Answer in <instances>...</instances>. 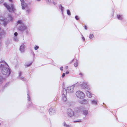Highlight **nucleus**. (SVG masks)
<instances>
[{
    "instance_id": "nucleus-14",
    "label": "nucleus",
    "mask_w": 127,
    "mask_h": 127,
    "mask_svg": "<svg viewBox=\"0 0 127 127\" xmlns=\"http://www.w3.org/2000/svg\"><path fill=\"white\" fill-rule=\"evenodd\" d=\"M79 102L81 104H85L87 103L88 102V101L86 99H83L82 100H79Z\"/></svg>"
},
{
    "instance_id": "nucleus-20",
    "label": "nucleus",
    "mask_w": 127,
    "mask_h": 127,
    "mask_svg": "<svg viewBox=\"0 0 127 127\" xmlns=\"http://www.w3.org/2000/svg\"><path fill=\"white\" fill-rule=\"evenodd\" d=\"M123 18V16L122 15H117V18L118 19L120 20H122Z\"/></svg>"
},
{
    "instance_id": "nucleus-1",
    "label": "nucleus",
    "mask_w": 127,
    "mask_h": 127,
    "mask_svg": "<svg viewBox=\"0 0 127 127\" xmlns=\"http://www.w3.org/2000/svg\"><path fill=\"white\" fill-rule=\"evenodd\" d=\"M1 64L0 66V70L1 73L6 77H8L11 74V71L7 63L4 61L1 62Z\"/></svg>"
},
{
    "instance_id": "nucleus-18",
    "label": "nucleus",
    "mask_w": 127,
    "mask_h": 127,
    "mask_svg": "<svg viewBox=\"0 0 127 127\" xmlns=\"http://www.w3.org/2000/svg\"><path fill=\"white\" fill-rule=\"evenodd\" d=\"M5 35V33L3 31H2L0 32V37L1 38L4 36Z\"/></svg>"
},
{
    "instance_id": "nucleus-6",
    "label": "nucleus",
    "mask_w": 127,
    "mask_h": 127,
    "mask_svg": "<svg viewBox=\"0 0 127 127\" xmlns=\"http://www.w3.org/2000/svg\"><path fill=\"white\" fill-rule=\"evenodd\" d=\"M76 95L77 97L81 99L84 98L85 96L84 93L80 91H78L76 92Z\"/></svg>"
},
{
    "instance_id": "nucleus-15",
    "label": "nucleus",
    "mask_w": 127,
    "mask_h": 127,
    "mask_svg": "<svg viewBox=\"0 0 127 127\" xmlns=\"http://www.w3.org/2000/svg\"><path fill=\"white\" fill-rule=\"evenodd\" d=\"M5 80V78L2 76L0 75V84H2Z\"/></svg>"
},
{
    "instance_id": "nucleus-42",
    "label": "nucleus",
    "mask_w": 127,
    "mask_h": 127,
    "mask_svg": "<svg viewBox=\"0 0 127 127\" xmlns=\"http://www.w3.org/2000/svg\"><path fill=\"white\" fill-rule=\"evenodd\" d=\"M60 69L61 70H63V67H61Z\"/></svg>"
},
{
    "instance_id": "nucleus-43",
    "label": "nucleus",
    "mask_w": 127,
    "mask_h": 127,
    "mask_svg": "<svg viewBox=\"0 0 127 127\" xmlns=\"http://www.w3.org/2000/svg\"><path fill=\"white\" fill-rule=\"evenodd\" d=\"M84 27H85V30H87V27L86 26H85Z\"/></svg>"
},
{
    "instance_id": "nucleus-31",
    "label": "nucleus",
    "mask_w": 127,
    "mask_h": 127,
    "mask_svg": "<svg viewBox=\"0 0 127 127\" xmlns=\"http://www.w3.org/2000/svg\"><path fill=\"white\" fill-rule=\"evenodd\" d=\"M39 46L37 45H36L34 47V49L35 50H37Z\"/></svg>"
},
{
    "instance_id": "nucleus-17",
    "label": "nucleus",
    "mask_w": 127,
    "mask_h": 127,
    "mask_svg": "<svg viewBox=\"0 0 127 127\" xmlns=\"http://www.w3.org/2000/svg\"><path fill=\"white\" fill-rule=\"evenodd\" d=\"M97 100H91L92 103L93 105H96L97 104Z\"/></svg>"
},
{
    "instance_id": "nucleus-26",
    "label": "nucleus",
    "mask_w": 127,
    "mask_h": 127,
    "mask_svg": "<svg viewBox=\"0 0 127 127\" xmlns=\"http://www.w3.org/2000/svg\"><path fill=\"white\" fill-rule=\"evenodd\" d=\"M27 95H28V101H30L31 98L30 97L29 94L28 93V92H27Z\"/></svg>"
},
{
    "instance_id": "nucleus-27",
    "label": "nucleus",
    "mask_w": 127,
    "mask_h": 127,
    "mask_svg": "<svg viewBox=\"0 0 127 127\" xmlns=\"http://www.w3.org/2000/svg\"><path fill=\"white\" fill-rule=\"evenodd\" d=\"M67 13L68 15H71L70 12L69 10L67 9Z\"/></svg>"
},
{
    "instance_id": "nucleus-22",
    "label": "nucleus",
    "mask_w": 127,
    "mask_h": 127,
    "mask_svg": "<svg viewBox=\"0 0 127 127\" xmlns=\"http://www.w3.org/2000/svg\"><path fill=\"white\" fill-rule=\"evenodd\" d=\"M32 63V62H31V63H26L25 64V65L26 66H27V67H29L31 65Z\"/></svg>"
},
{
    "instance_id": "nucleus-38",
    "label": "nucleus",
    "mask_w": 127,
    "mask_h": 127,
    "mask_svg": "<svg viewBox=\"0 0 127 127\" xmlns=\"http://www.w3.org/2000/svg\"><path fill=\"white\" fill-rule=\"evenodd\" d=\"M79 75L81 76H83V74L82 73H79Z\"/></svg>"
},
{
    "instance_id": "nucleus-21",
    "label": "nucleus",
    "mask_w": 127,
    "mask_h": 127,
    "mask_svg": "<svg viewBox=\"0 0 127 127\" xmlns=\"http://www.w3.org/2000/svg\"><path fill=\"white\" fill-rule=\"evenodd\" d=\"M62 99L64 101H65L66 100L67 98L64 94H63L62 95Z\"/></svg>"
},
{
    "instance_id": "nucleus-35",
    "label": "nucleus",
    "mask_w": 127,
    "mask_h": 127,
    "mask_svg": "<svg viewBox=\"0 0 127 127\" xmlns=\"http://www.w3.org/2000/svg\"><path fill=\"white\" fill-rule=\"evenodd\" d=\"M30 107H32V104L31 102H30Z\"/></svg>"
},
{
    "instance_id": "nucleus-33",
    "label": "nucleus",
    "mask_w": 127,
    "mask_h": 127,
    "mask_svg": "<svg viewBox=\"0 0 127 127\" xmlns=\"http://www.w3.org/2000/svg\"><path fill=\"white\" fill-rule=\"evenodd\" d=\"M46 1L47 3L49 4L51 2V0H46Z\"/></svg>"
},
{
    "instance_id": "nucleus-24",
    "label": "nucleus",
    "mask_w": 127,
    "mask_h": 127,
    "mask_svg": "<svg viewBox=\"0 0 127 127\" xmlns=\"http://www.w3.org/2000/svg\"><path fill=\"white\" fill-rule=\"evenodd\" d=\"M59 8L61 9L62 14H63V12L64 9V8L62 6L61 4H60V6L59 7Z\"/></svg>"
},
{
    "instance_id": "nucleus-48",
    "label": "nucleus",
    "mask_w": 127,
    "mask_h": 127,
    "mask_svg": "<svg viewBox=\"0 0 127 127\" xmlns=\"http://www.w3.org/2000/svg\"><path fill=\"white\" fill-rule=\"evenodd\" d=\"M37 1H40L41 0H37Z\"/></svg>"
},
{
    "instance_id": "nucleus-49",
    "label": "nucleus",
    "mask_w": 127,
    "mask_h": 127,
    "mask_svg": "<svg viewBox=\"0 0 127 127\" xmlns=\"http://www.w3.org/2000/svg\"><path fill=\"white\" fill-rule=\"evenodd\" d=\"M1 30V28H0V31Z\"/></svg>"
},
{
    "instance_id": "nucleus-9",
    "label": "nucleus",
    "mask_w": 127,
    "mask_h": 127,
    "mask_svg": "<svg viewBox=\"0 0 127 127\" xmlns=\"http://www.w3.org/2000/svg\"><path fill=\"white\" fill-rule=\"evenodd\" d=\"M22 7L23 9H26L27 8V5L26 3H25L24 2H21Z\"/></svg>"
},
{
    "instance_id": "nucleus-10",
    "label": "nucleus",
    "mask_w": 127,
    "mask_h": 127,
    "mask_svg": "<svg viewBox=\"0 0 127 127\" xmlns=\"http://www.w3.org/2000/svg\"><path fill=\"white\" fill-rule=\"evenodd\" d=\"M84 109V108L83 107L80 106L76 108V110L79 112H82Z\"/></svg>"
},
{
    "instance_id": "nucleus-5",
    "label": "nucleus",
    "mask_w": 127,
    "mask_h": 127,
    "mask_svg": "<svg viewBox=\"0 0 127 127\" xmlns=\"http://www.w3.org/2000/svg\"><path fill=\"white\" fill-rule=\"evenodd\" d=\"M4 5L10 12H12L15 10L14 5L13 4H11L10 6L6 3H5L4 4Z\"/></svg>"
},
{
    "instance_id": "nucleus-11",
    "label": "nucleus",
    "mask_w": 127,
    "mask_h": 127,
    "mask_svg": "<svg viewBox=\"0 0 127 127\" xmlns=\"http://www.w3.org/2000/svg\"><path fill=\"white\" fill-rule=\"evenodd\" d=\"M55 112V110L52 108H50L49 109V113L50 115L54 114Z\"/></svg>"
},
{
    "instance_id": "nucleus-40",
    "label": "nucleus",
    "mask_w": 127,
    "mask_h": 127,
    "mask_svg": "<svg viewBox=\"0 0 127 127\" xmlns=\"http://www.w3.org/2000/svg\"><path fill=\"white\" fill-rule=\"evenodd\" d=\"M53 3L54 5H56V4H57L56 3V2H54V1H53L52 2Z\"/></svg>"
},
{
    "instance_id": "nucleus-3",
    "label": "nucleus",
    "mask_w": 127,
    "mask_h": 127,
    "mask_svg": "<svg viewBox=\"0 0 127 127\" xmlns=\"http://www.w3.org/2000/svg\"><path fill=\"white\" fill-rule=\"evenodd\" d=\"M77 85L81 87L83 89H85L87 87V84L85 82H83L82 83H77L70 87H68L66 90V92L70 93L73 92V90L75 87V86H76Z\"/></svg>"
},
{
    "instance_id": "nucleus-28",
    "label": "nucleus",
    "mask_w": 127,
    "mask_h": 127,
    "mask_svg": "<svg viewBox=\"0 0 127 127\" xmlns=\"http://www.w3.org/2000/svg\"><path fill=\"white\" fill-rule=\"evenodd\" d=\"M78 64L77 62H76L74 64V66L75 67H77L78 66Z\"/></svg>"
},
{
    "instance_id": "nucleus-29",
    "label": "nucleus",
    "mask_w": 127,
    "mask_h": 127,
    "mask_svg": "<svg viewBox=\"0 0 127 127\" xmlns=\"http://www.w3.org/2000/svg\"><path fill=\"white\" fill-rule=\"evenodd\" d=\"M17 23L18 24H22V21L21 20H18L17 22Z\"/></svg>"
},
{
    "instance_id": "nucleus-45",
    "label": "nucleus",
    "mask_w": 127,
    "mask_h": 127,
    "mask_svg": "<svg viewBox=\"0 0 127 127\" xmlns=\"http://www.w3.org/2000/svg\"><path fill=\"white\" fill-rule=\"evenodd\" d=\"M69 73V72L68 71H67V72L66 73V74H68Z\"/></svg>"
},
{
    "instance_id": "nucleus-12",
    "label": "nucleus",
    "mask_w": 127,
    "mask_h": 127,
    "mask_svg": "<svg viewBox=\"0 0 127 127\" xmlns=\"http://www.w3.org/2000/svg\"><path fill=\"white\" fill-rule=\"evenodd\" d=\"M15 36L14 37V40L16 41H17L18 40V38L17 37L18 33L17 32H15L14 33Z\"/></svg>"
},
{
    "instance_id": "nucleus-50",
    "label": "nucleus",
    "mask_w": 127,
    "mask_h": 127,
    "mask_svg": "<svg viewBox=\"0 0 127 127\" xmlns=\"http://www.w3.org/2000/svg\"><path fill=\"white\" fill-rule=\"evenodd\" d=\"M34 55H35V54H33V56H34Z\"/></svg>"
},
{
    "instance_id": "nucleus-19",
    "label": "nucleus",
    "mask_w": 127,
    "mask_h": 127,
    "mask_svg": "<svg viewBox=\"0 0 127 127\" xmlns=\"http://www.w3.org/2000/svg\"><path fill=\"white\" fill-rule=\"evenodd\" d=\"M86 94L87 96L89 97H92L90 93L88 91L86 92Z\"/></svg>"
},
{
    "instance_id": "nucleus-39",
    "label": "nucleus",
    "mask_w": 127,
    "mask_h": 127,
    "mask_svg": "<svg viewBox=\"0 0 127 127\" xmlns=\"http://www.w3.org/2000/svg\"><path fill=\"white\" fill-rule=\"evenodd\" d=\"M82 38L83 40V41H84L85 40V38L84 37L82 36Z\"/></svg>"
},
{
    "instance_id": "nucleus-34",
    "label": "nucleus",
    "mask_w": 127,
    "mask_h": 127,
    "mask_svg": "<svg viewBox=\"0 0 127 127\" xmlns=\"http://www.w3.org/2000/svg\"><path fill=\"white\" fill-rule=\"evenodd\" d=\"M75 18L77 20H78L79 19L78 16L77 15L75 16Z\"/></svg>"
},
{
    "instance_id": "nucleus-30",
    "label": "nucleus",
    "mask_w": 127,
    "mask_h": 127,
    "mask_svg": "<svg viewBox=\"0 0 127 127\" xmlns=\"http://www.w3.org/2000/svg\"><path fill=\"white\" fill-rule=\"evenodd\" d=\"M94 37V35L93 34H91L89 36V38L91 39L92 38H93Z\"/></svg>"
},
{
    "instance_id": "nucleus-7",
    "label": "nucleus",
    "mask_w": 127,
    "mask_h": 127,
    "mask_svg": "<svg viewBox=\"0 0 127 127\" xmlns=\"http://www.w3.org/2000/svg\"><path fill=\"white\" fill-rule=\"evenodd\" d=\"M67 115L70 117H72L74 115V111L70 108L67 109Z\"/></svg>"
},
{
    "instance_id": "nucleus-37",
    "label": "nucleus",
    "mask_w": 127,
    "mask_h": 127,
    "mask_svg": "<svg viewBox=\"0 0 127 127\" xmlns=\"http://www.w3.org/2000/svg\"><path fill=\"white\" fill-rule=\"evenodd\" d=\"M30 9H28V10H26V11L27 12V13H29L30 12Z\"/></svg>"
},
{
    "instance_id": "nucleus-44",
    "label": "nucleus",
    "mask_w": 127,
    "mask_h": 127,
    "mask_svg": "<svg viewBox=\"0 0 127 127\" xmlns=\"http://www.w3.org/2000/svg\"><path fill=\"white\" fill-rule=\"evenodd\" d=\"M9 1L11 2H13V1L12 0H9Z\"/></svg>"
},
{
    "instance_id": "nucleus-16",
    "label": "nucleus",
    "mask_w": 127,
    "mask_h": 127,
    "mask_svg": "<svg viewBox=\"0 0 127 127\" xmlns=\"http://www.w3.org/2000/svg\"><path fill=\"white\" fill-rule=\"evenodd\" d=\"M83 114L85 116L87 115L88 114V111L86 109H84L82 111Z\"/></svg>"
},
{
    "instance_id": "nucleus-23",
    "label": "nucleus",
    "mask_w": 127,
    "mask_h": 127,
    "mask_svg": "<svg viewBox=\"0 0 127 127\" xmlns=\"http://www.w3.org/2000/svg\"><path fill=\"white\" fill-rule=\"evenodd\" d=\"M67 104L69 106H72L73 104V103L71 102H69L67 103Z\"/></svg>"
},
{
    "instance_id": "nucleus-41",
    "label": "nucleus",
    "mask_w": 127,
    "mask_h": 127,
    "mask_svg": "<svg viewBox=\"0 0 127 127\" xmlns=\"http://www.w3.org/2000/svg\"><path fill=\"white\" fill-rule=\"evenodd\" d=\"M3 1V0H0V3H2Z\"/></svg>"
},
{
    "instance_id": "nucleus-2",
    "label": "nucleus",
    "mask_w": 127,
    "mask_h": 127,
    "mask_svg": "<svg viewBox=\"0 0 127 127\" xmlns=\"http://www.w3.org/2000/svg\"><path fill=\"white\" fill-rule=\"evenodd\" d=\"M4 17L5 18L4 19L3 16H0V23L5 26L10 21H12L13 18L9 14H5Z\"/></svg>"
},
{
    "instance_id": "nucleus-25",
    "label": "nucleus",
    "mask_w": 127,
    "mask_h": 127,
    "mask_svg": "<svg viewBox=\"0 0 127 127\" xmlns=\"http://www.w3.org/2000/svg\"><path fill=\"white\" fill-rule=\"evenodd\" d=\"M63 125L66 127H70V125H67L65 122L64 123Z\"/></svg>"
},
{
    "instance_id": "nucleus-4",
    "label": "nucleus",
    "mask_w": 127,
    "mask_h": 127,
    "mask_svg": "<svg viewBox=\"0 0 127 127\" xmlns=\"http://www.w3.org/2000/svg\"><path fill=\"white\" fill-rule=\"evenodd\" d=\"M18 30L27 34L29 33L30 31L29 29L24 24H22L19 26L18 27Z\"/></svg>"
},
{
    "instance_id": "nucleus-13",
    "label": "nucleus",
    "mask_w": 127,
    "mask_h": 127,
    "mask_svg": "<svg viewBox=\"0 0 127 127\" xmlns=\"http://www.w3.org/2000/svg\"><path fill=\"white\" fill-rule=\"evenodd\" d=\"M22 73L21 72H20L19 73V77L20 78L21 80L23 81H24L26 80V79L25 78H24L22 76H21V75Z\"/></svg>"
},
{
    "instance_id": "nucleus-32",
    "label": "nucleus",
    "mask_w": 127,
    "mask_h": 127,
    "mask_svg": "<svg viewBox=\"0 0 127 127\" xmlns=\"http://www.w3.org/2000/svg\"><path fill=\"white\" fill-rule=\"evenodd\" d=\"M81 122V120H78L75 121H73L74 123H76V122Z\"/></svg>"
},
{
    "instance_id": "nucleus-46",
    "label": "nucleus",
    "mask_w": 127,
    "mask_h": 127,
    "mask_svg": "<svg viewBox=\"0 0 127 127\" xmlns=\"http://www.w3.org/2000/svg\"><path fill=\"white\" fill-rule=\"evenodd\" d=\"M65 69H67L68 68V66H66L65 67Z\"/></svg>"
},
{
    "instance_id": "nucleus-8",
    "label": "nucleus",
    "mask_w": 127,
    "mask_h": 127,
    "mask_svg": "<svg viewBox=\"0 0 127 127\" xmlns=\"http://www.w3.org/2000/svg\"><path fill=\"white\" fill-rule=\"evenodd\" d=\"M25 46L24 44L21 45L20 47L19 50L21 53H23L25 52Z\"/></svg>"
},
{
    "instance_id": "nucleus-36",
    "label": "nucleus",
    "mask_w": 127,
    "mask_h": 127,
    "mask_svg": "<svg viewBox=\"0 0 127 127\" xmlns=\"http://www.w3.org/2000/svg\"><path fill=\"white\" fill-rule=\"evenodd\" d=\"M65 74L64 73H63L62 74V77H64L65 76Z\"/></svg>"
},
{
    "instance_id": "nucleus-47",
    "label": "nucleus",
    "mask_w": 127,
    "mask_h": 127,
    "mask_svg": "<svg viewBox=\"0 0 127 127\" xmlns=\"http://www.w3.org/2000/svg\"><path fill=\"white\" fill-rule=\"evenodd\" d=\"M20 0L21 1V2H24V0Z\"/></svg>"
}]
</instances>
